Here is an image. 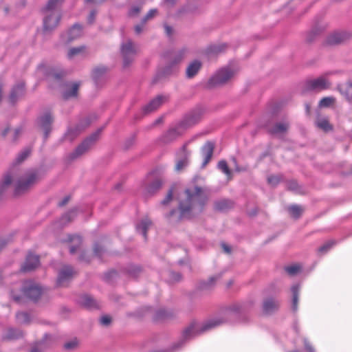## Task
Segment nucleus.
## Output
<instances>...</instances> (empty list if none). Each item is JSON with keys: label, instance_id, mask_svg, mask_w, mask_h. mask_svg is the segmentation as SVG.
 <instances>
[{"label": "nucleus", "instance_id": "f257e3e1", "mask_svg": "<svg viewBox=\"0 0 352 352\" xmlns=\"http://www.w3.org/2000/svg\"><path fill=\"white\" fill-rule=\"evenodd\" d=\"M208 200V196L204 188L197 186L186 188L179 198V215L173 221L190 219L201 213Z\"/></svg>", "mask_w": 352, "mask_h": 352}, {"label": "nucleus", "instance_id": "f03ea898", "mask_svg": "<svg viewBox=\"0 0 352 352\" xmlns=\"http://www.w3.org/2000/svg\"><path fill=\"white\" fill-rule=\"evenodd\" d=\"M38 179L35 171H30L25 175L16 177L15 174H6L0 184V195L10 186L14 180V194L19 195L28 190Z\"/></svg>", "mask_w": 352, "mask_h": 352}, {"label": "nucleus", "instance_id": "7ed1b4c3", "mask_svg": "<svg viewBox=\"0 0 352 352\" xmlns=\"http://www.w3.org/2000/svg\"><path fill=\"white\" fill-rule=\"evenodd\" d=\"M63 0H49L45 7L43 9L44 14L43 30L50 32L57 27L60 19V14L58 8Z\"/></svg>", "mask_w": 352, "mask_h": 352}, {"label": "nucleus", "instance_id": "20e7f679", "mask_svg": "<svg viewBox=\"0 0 352 352\" xmlns=\"http://www.w3.org/2000/svg\"><path fill=\"white\" fill-rule=\"evenodd\" d=\"M220 324L221 322L219 320H210L202 324L192 322L184 330L182 333L183 338L184 339L192 338L208 331Z\"/></svg>", "mask_w": 352, "mask_h": 352}, {"label": "nucleus", "instance_id": "39448f33", "mask_svg": "<svg viewBox=\"0 0 352 352\" xmlns=\"http://www.w3.org/2000/svg\"><path fill=\"white\" fill-rule=\"evenodd\" d=\"M234 72L230 68H223L217 72L208 81L210 87H214L223 85L231 79Z\"/></svg>", "mask_w": 352, "mask_h": 352}, {"label": "nucleus", "instance_id": "423d86ee", "mask_svg": "<svg viewBox=\"0 0 352 352\" xmlns=\"http://www.w3.org/2000/svg\"><path fill=\"white\" fill-rule=\"evenodd\" d=\"M331 82L327 78L325 75L321 76L317 78L306 81L305 84V91H322L330 88Z\"/></svg>", "mask_w": 352, "mask_h": 352}, {"label": "nucleus", "instance_id": "0eeeda50", "mask_svg": "<svg viewBox=\"0 0 352 352\" xmlns=\"http://www.w3.org/2000/svg\"><path fill=\"white\" fill-rule=\"evenodd\" d=\"M138 49L130 40L121 45V54L123 58L124 67H128L134 60Z\"/></svg>", "mask_w": 352, "mask_h": 352}, {"label": "nucleus", "instance_id": "6e6552de", "mask_svg": "<svg viewBox=\"0 0 352 352\" xmlns=\"http://www.w3.org/2000/svg\"><path fill=\"white\" fill-rule=\"evenodd\" d=\"M100 133V131H98L97 132L93 133L91 135H90L89 138H87L86 140H85L76 148V150L71 154L70 157L71 158L75 159L82 154H84L85 152H87L92 145L96 142L99 133Z\"/></svg>", "mask_w": 352, "mask_h": 352}, {"label": "nucleus", "instance_id": "1a4fd4ad", "mask_svg": "<svg viewBox=\"0 0 352 352\" xmlns=\"http://www.w3.org/2000/svg\"><path fill=\"white\" fill-rule=\"evenodd\" d=\"M190 151L187 149L186 145H184L176 155V164L175 169L180 171L186 167L189 163Z\"/></svg>", "mask_w": 352, "mask_h": 352}, {"label": "nucleus", "instance_id": "9d476101", "mask_svg": "<svg viewBox=\"0 0 352 352\" xmlns=\"http://www.w3.org/2000/svg\"><path fill=\"white\" fill-rule=\"evenodd\" d=\"M352 34L346 32H335L330 34L327 38V43L330 45H338L341 44L350 38H351Z\"/></svg>", "mask_w": 352, "mask_h": 352}, {"label": "nucleus", "instance_id": "9b49d317", "mask_svg": "<svg viewBox=\"0 0 352 352\" xmlns=\"http://www.w3.org/2000/svg\"><path fill=\"white\" fill-rule=\"evenodd\" d=\"M39 265V257L30 253L28 254L24 264L21 267V271L24 272L34 270Z\"/></svg>", "mask_w": 352, "mask_h": 352}, {"label": "nucleus", "instance_id": "f8f14e48", "mask_svg": "<svg viewBox=\"0 0 352 352\" xmlns=\"http://www.w3.org/2000/svg\"><path fill=\"white\" fill-rule=\"evenodd\" d=\"M279 300L274 297L266 298L263 302V310L265 314H272L278 309Z\"/></svg>", "mask_w": 352, "mask_h": 352}, {"label": "nucleus", "instance_id": "ddd939ff", "mask_svg": "<svg viewBox=\"0 0 352 352\" xmlns=\"http://www.w3.org/2000/svg\"><path fill=\"white\" fill-rule=\"evenodd\" d=\"M24 294L29 298L36 300L42 294L43 290L41 287L36 285H30L23 289Z\"/></svg>", "mask_w": 352, "mask_h": 352}, {"label": "nucleus", "instance_id": "4468645a", "mask_svg": "<svg viewBox=\"0 0 352 352\" xmlns=\"http://www.w3.org/2000/svg\"><path fill=\"white\" fill-rule=\"evenodd\" d=\"M53 122V118L50 112L45 113L39 119L40 126L45 132V137L51 131V125Z\"/></svg>", "mask_w": 352, "mask_h": 352}, {"label": "nucleus", "instance_id": "2eb2a0df", "mask_svg": "<svg viewBox=\"0 0 352 352\" xmlns=\"http://www.w3.org/2000/svg\"><path fill=\"white\" fill-rule=\"evenodd\" d=\"M336 89L350 103H352V82L338 85Z\"/></svg>", "mask_w": 352, "mask_h": 352}, {"label": "nucleus", "instance_id": "dca6fc26", "mask_svg": "<svg viewBox=\"0 0 352 352\" xmlns=\"http://www.w3.org/2000/svg\"><path fill=\"white\" fill-rule=\"evenodd\" d=\"M214 149V144L213 142H207L203 146L201 152L204 157L203 166H205L212 159Z\"/></svg>", "mask_w": 352, "mask_h": 352}, {"label": "nucleus", "instance_id": "f3484780", "mask_svg": "<svg viewBox=\"0 0 352 352\" xmlns=\"http://www.w3.org/2000/svg\"><path fill=\"white\" fill-rule=\"evenodd\" d=\"M25 93V85L23 82H20L14 86L10 93L9 100L10 103H15L17 100L23 96Z\"/></svg>", "mask_w": 352, "mask_h": 352}, {"label": "nucleus", "instance_id": "a211bd4d", "mask_svg": "<svg viewBox=\"0 0 352 352\" xmlns=\"http://www.w3.org/2000/svg\"><path fill=\"white\" fill-rule=\"evenodd\" d=\"M74 271L71 267H64L60 272L58 277V284L60 286H63L65 282L68 280L72 277Z\"/></svg>", "mask_w": 352, "mask_h": 352}, {"label": "nucleus", "instance_id": "6ab92c4d", "mask_svg": "<svg viewBox=\"0 0 352 352\" xmlns=\"http://www.w3.org/2000/svg\"><path fill=\"white\" fill-rule=\"evenodd\" d=\"M79 303L85 308L92 309L99 307L98 303L92 297L88 295H83L79 299Z\"/></svg>", "mask_w": 352, "mask_h": 352}, {"label": "nucleus", "instance_id": "aec40b11", "mask_svg": "<svg viewBox=\"0 0 352 352\" xmlns=\"http://www.w3.org/2000/svg\"><path fill=\"white\" fill-rule=\"evenodd\" d=\"M82 35V28L78 24H75L67 32V37L65 39V43L68 44Z\"/></svg>", "mask_w": 352, "mask_h": 352}, {"label": "nucleus", "instance_id": "412c9836", "mask_svg": "<svg viewBox=\"0 0 352 352\" xmlns=\"http://www.w3.org/2000/svg\"><path fill=\"white\" fill-rule=\"evenodd\" d=\"M165 98L162 96L156 97L153 100H151L146 106L144 107V111L146 113H150L156 110L161 106Z\"/></svg>", "mask_w": 352, "mask_h": 352}, {"label": "nucleus", "instance_id": "4be33fe9", "mask_svg": "<svg viewBox=\"0 0 352 352\" xmlns=\"http://www.w3.org/2000/svg\"><path fill=\"white\" fill-rule=\"evenodd\" d=\"M67 89L63 93V98L69 99L70 98L76 97L80 87V83L73 82L71 85H67Z\"/></svg>", "mask_w": 352, "mask_h": 352}, {"label": "nucleus", "instance_id": "5701e85b", "mask_svg": "<svg viewBox=\"0 0 352 352\" xmlns=\"http://www.w3.org/2000/svg\"><path fill=\"white\" fill-rule=\"evenodd\" d=\"M163 181L161 178L155 179L151 184L146 187V193L153 195L159 190L162 186Z\"/></svg>", "mask_w": 352, "mask_h": 352}, {"label": "nucleus", "instance_id": "b1692460", "mask_svg": "<svg viewBox=\"0 0 352 352\" xmlns=\"http://www.w3.org/2000/svg\"><path fill=\"white\" fill-rule=\"evenodd\" d=\"M201 67V63L199 60L192 62L186 69V75L188 78L194 77Z\"/></svg>", "mask_w": 352, "mask_h": 352}, {"label": "nucleus", "instance_id": "393cba45", "mask_svg": "<svg viewBox=\"0 0 352 352\" xmlns=\"http://www.w3.org/2000/svg\"><path fill=\"white\" fill-rule=\"evenodd\" d=\"M289 128V124L287 122H278L272 126L269 131L272 134L277 135L285 133Z\"/></svg>", "mask_w": 352, "mask_h": 352}, {"label": "nucleus", "instance_id": "a878e982", "mask_svg": "<svg viewBox=\"0 0 352 352\" xmlns=\"http://www.w3.org/2000/svg\"><path fill=\"white\" fill-rule=\"evenodd\" d=\"M68 241L72 243L69 248L71 254H74L82 244V239L79 236H69Z\"/></svg>", "mask_w": 352, "mask_h": 352}, {"label": "nucleus", "instance_id": "bb28decb", "mask_svg": "<svg viewBox=\"0 0 352 352\" xmlns=\"http://www.w3.org/2000/svg\"><path fill=\"white\" fill-rule=\"evenodd\" d=\"M173 317V314L164 309H160L156 312L155 320L157 322L169 320Z\"/></svg>", "mask_w": 352, "mask_h": 352}, {"label": "nucleus", "instance_id": "cd10ccee", "mask_svg": "<svg viewBox=\"0 0 352 352\" xmlns=\"http://www.w3.org/2000/svg\"><path fill=\"white\" fill-rule=\"evenodd\" d=\"M85 50L86 47L85 46L70 48L67 52V57L69 59L74 58L77 56L83 54Z\"/></svg>", "mask_w": 352, "mask_h": 352}, {"label": "nucleus", "instance_id": "c85d7f7f", "mask_svg": "<svg viewBox=\"0 0 352 352\" xmlns=\"http://www.w3.org/2000/svg\"><path fill=\"white\" fill-rule=\"evenodd\" d=\"M292 292L293 294L292 309L296 311L298 309L299 286L297 285H293L292 287Z\"/></svg>", "mask_w": 352, "mask_h": 352}, {"label": "nucleus", "instance_id": "c756f323", "mask_svg": "<svg viewBox=\"0 0 352 352\" xmlns=\"http://www.w3.org/2000/svg\"><path fill=\"white\" fill-rule=\"evenodd\" d=\"M316 125L318 128L324 131H329L333 129L332 126L330 124L329 120L327 118L318 119L316 121Z\"/></svg>", "mask_w": 352, "mask_h": 352}, {"label": "nucleus", "instance_id": "7c9ffc66", "mask_svg": "<svg viewBox=\"0 0 352 352\" xmlns=\"http://www.w3.org/2000/svg\"><path fill=\"white\" fill-rule=\"evenodd\" d=\"M151 225V221L148 218H145L141 221L140 224L138 226V229L142 230L145 239H146L147 230Z\"/></svg>", "mask_w": 352, "mask_h": 352}, {"label": "nucleus", "instance_id": "2f4dec72", "mask_svg": "<svg viewBox=\"0 0 352 352\" xmlns=\"http://www.w3.org/2000/svg\"><path fill=\"white\" fill-rule=\"evenodd\" d=\"M336 102V98L332 96L322 98L318 104L319 107L325 108L333 105Z\"/></svg>", "mask_w": 352, "mask_h": 352}, {"label": "nucleus", "instance_id": "473e14b6", "mask_svg": "<svg viewBox=\"0 0 352 352\" xmlns=\"http://www.w3.org/2000/svg\"><path fill=\"white\" fill-rule=\"evenodd\" d=\"M302 208L300 206L293 205L288 207V212L291 216L295 219H298L302 213Z\"/></svg>", "mask_w": 352, "mask_h": 352}, {"label": "nucleus", "instance_id": "72a5a7b5", "mask_svg": "<svg viewBox=\"0 0 352 352\" xmlns=\"http://www.w3.org/2000/svg\"><path fill=\"white\" fill-rule=\"evenodd\" d=\"M32 149L30 148H25L21 153H19L16 158L17 164H20L23 162L31 153Z\"/></svg>", "mask_w": 352, "mask_h": 352}, {"label": "nucleus", "instance_id": "f704fd0d", "mask_svg": "<svg viewBox=\"0 0 352 352\" xmlns=\"http://www.w3.org/2000/svg\"><path fill=\"white\" fill-rule=\"evenodd\" d=\"M232 203L228 200H221L217 201L214 204V208L217 210L223 211L231 207Z\"/></svg>", "mask_w": 352, "mask_h": 352}, {"label": "nucleus", "instance_id": "c9c22d12", "mask_svg": "<svg viewBox=\"0 0 352 352\" xmlns=\"http://www.w3.org/2000/svg\"><path fill=\"white\" fill-rule=\"evenodd\" d=\"M185 52L184 50L175 52L172 55L171 65H174L180 63L184 57Z\"/></svg>", "mask_w": 352, "mask_h": 352}, {"label": "nucleus", "instance_id": "e433bc0d", "mask_svg": "<svg viewBox=\"0 0 352 352\" xmlns=\"http://www.w3.org/2000/svg\"><path fill=\"white\" fill-rule=\"evenodd\" d=\"M218 168L226 174L229 179L231 178V172L225 160H221L218 163Z\"/></svg>", "mask_w": 352, "mask_h": 352}, {"label": "nucleus", "instance_id": "4c0bfd02", "mask_svg": "<svg viewBox=\"0 0 352 352\" xmlns=\"http://www.w3.org/2000/svg\"><path fill=\"white\" fill-rule=\"evenodd\" d=\"M336 244V241L333 240L329 241L324 243L322 246H320L318 251L320 254H324L327 252L334 245Z\"/></svg>", "mask_w": 352, "mask_h": 352}, {"label": "nucleus", "instance_id": "58836bf2", "mask_svg": "<svg viewBox=\"0 0 352 352\" xmlns=\"http://www.w3.org/2000/svg\"><path fill=\"white\" fill-rule=\"evenodd\" d=\"M285 270L289 275L294 276L300 272V267L298 265H294L286 267Z\"/></svg>", "mask_w": 352, "mask_h": 352}, {"label": "nucleus", "instance_id": "ea45409f", "mask_svg": "<svg viewBox=\"0 0 352 352\" xmlns=\"http://www.w3.org/2000/svg\"><path fill=\"white\" fill-rule=\"evenodd\" d=\"M22 336L21 331L15 330V329H10L8 331L6 338L8 340H13L16 339Z\"/></svg>", "mask_w": 352, "mask_h": 352}, {"label": "nucleus", "instance_id": "a19ab883", "mask_svg": "<svg viewBox=\"0 0 352 352\" xmlns=\"http://www.w3.org/2000/svg\"><path fill=\"white\" fill-rule=\"evenodd\" d=\"M16 319L19 322L28 323L30 321L29 316L25 312H19L16 314Z\"/></svg>", "mask_w": 352, "mask_h": 352}, {"label": "nucleus", "instance_id": "79ce46f5", "mask_svg": "<svg viewBox=\"0 0 352 352\" xmlns=\"http://www.w3.org/2000/svg\"><path fill=\"white\" fill-rule=\"evenodd\" d=\"M281 180V176L279 175H271L267 177V182L270 185L275 186H276Z\"/></svg>", "mask_w": 352, "mask_h": 352}, {"label": "nucleus", "instance_id": "37998d69", "mask_svg": "<svg viewBox=\"0 0 352 352\" xmlns=\"http://www.w3.org/2000/svg\"><path fill=\"white\" fill-rule=\"evenodd\" d=\"M157 13V10L156 9L150 10L146 15L143 19V23H146V21L152 18H153Z\"/></svg>", "mask_w": 352, "mask_h": 352}, {"label": "nucleus", "instance_id": "c03bdc74", "mask_svg": "<svg viewBox=\"0 0 352 352\" xmlns=\"http://www.w3.org/2000/svg\"><path fill=\"white\" fill-rule=\"evenodd\" d=\"M173 190H170L168 192V193H167V195H166V196L165 199H163V200L162 201L161 204H162V205H164V206H166V205H167L168 203H170V202L172 201V199H173Z\"/></svg>", "mask_w": 352, "mask_h": 352}, {"label": "nucleus", "instance_id": "a18cd8bd", "mask_svg": "<svg viewBox=\"0 0 352 352\" xmlns=\"http://www.w3.org/2000/svg\"><path fill=\"white\" fill-rule=\"evenodd\" d=\"M103 252V248L98 243H95L94 245V253L96 256H101Z\"/></svg>", "mask_w": 352, "mask_h": 352}, {"label": "nucleus", "instance_id": "49530a36", "mask_svg": "<svg viewBox=\"0 0 352 352\" xmlns=\"http://www.w3.org/2000/svg\"><path fill=\"white\" fill-rule=\"evenodd\" d=\"M107 71L106 68L104 67H96L94 70V76L95 78L98 77L100 74L104 73Z\"/></svg>", "mask_w": 352, "mask_h": 352}, {"label": "nucleus", "instance_id": "de8ad7c7", "mask_svg": "<svg viewBox=\"0 0 352 352\" xmlns=\"http://www.w3.org/2000/svg\"><path fill=\"white\" fill-rule=\"evenodd\" d=\"M50 75L52 78L59 80V79L62 78L65 75V73L64 72H53Z\"/></svg>", "mask_w": 352, "mask_h": 352}, {"label": "nucleus", "instance_id": "09e8293b", "mask_svg": "<svg viewBox=\"0 0 352 352\" xmlns=\"http://www.w3.org/2000/svg\"><path fill=\"white\" fill-rule=\"evenodd\" d=\"M111 318L109 316H104L100 318V323L102 325L107 326L111 323Z\"/></svg>", "mask_w": 352, "mask_h": 352}, {"label": "nucleus", "instance_id": "8fccbe9b", "mask_svg": "<svg viewBox=\"0 0 352 352\" xmlns=\"http://www.w3.org/2000/svg\"><path fill=\"white\" fill-rule=\"evenodd\" d=\"M77 341L72 340L65 344L64 346L66 349H72L77 346Z\"/></svg>", "mask_w": 352, "mask_h": 352}, {"label": "nucleus", "instance_id": "3c124183", "mask_svg": "<svg viewBox=\"0 0 352 352\" xmlns=\"http://www.w3.org/2000/svg\"><path fill=\"white\" fill-rule=\"evenodd\" d=\"M226 47V45L224 44L218 46H214L211 48V51L214 53H219L223 51Z\"/></svg>", "mask_w": 352, "mask_h": 352}, {"label": "nucleus", "instance_id": "603ef678", "mask_svg": "<svg viewBox=\"0 0 352 352\" xmlns=\"http://www.w3.org/2000/svg\"><path fill=\"white\" fill-rule=\"evenodd\" d=\"M21 133V129H16L12 133V141L15 142Z\"/></svg>", "mask_w": 352, "mask_h": 352}, {"label": "nucleus", "instance_id": "864d4df0", "mask_svg": "<svg viewBox=\"0 0 352 352\" xmlns=\"http://www.w3.org/2000/svg\"><path fill=\"white\" fill-rule=\"evenodd\" d=\"M140 12V8L139 7H133L131 10L129 11V15L130 16H136L138 15Z\"/></svg>", "mask_w": 352, "mask_h": 352}, {"label": "nucleus", "instance_id": "5fc2aeb1", "mask_svg": "<svg viewBox=\"0 0 352 352\" xmlns=\"http://www.w3.org/2000/svg\"><path fill=\"white\" fill-rule=\"evenodd\" d=\"M144 24L145 23H143V20H142L141 25H137L135 27V31L136 34H140L141 33V32L142 31L143 26L144 25Z\"/></svg>", "mask_w": 352, "mask_h": 352}, {"label": "nucleus", "instance_id": "6e6d98bb", "mask_svg": "<svg viewBox=\"0 0 352 352\" xmlns=\"http://www.w3.org/2000/svg\"><path fill=\"white\" fill-rule=\"evenodd\" d=\"M297 184L295 182H289L288 185V188L292 190H296L297 189Z\"/></svg>", "mask_w": 352, "mask_h": 352}, {"label": "nucleus", "instance_id": "4d7b16f0", "mask_svg": "<svg viewBox=\"0 0 352 352\" xmlns=\"http://www.w3.org/2000/svg\"><path fill=\"white\" fill-rule=\"evenodd\" d=\"M69 200V197L67 196L58 204V205L60 206H63L68 203Z\"/></svg>", "mask_w": 352, "mask_h": 352}, {"label": "nucleus", "instance_id": "13d9d810", "mask_svg": "<svg viewBox=\"0 0 352 352\" xmlns=\"http://www.w3.org/2000/svg\"><path fill=\"white\" fill-rule=\"evenodd\" d=\"M95 16H96V12L95 11H92L90 13L89 19H88V21H89V23H92L94 21Z\"/></svg>", "mask_w": 352, "mask_h": 352}, {"label": "nucleus", "instance_id": "bf43d9fd", "mask_svg": "<svg viewBox=\"0 0 352 352\" xmlns=\"http://www.w3.org/2000/svg\"><path fill=\"white\" fill-rule=\"evenodd\" d=\"M222 248L226 253H230L231 252L230 248L225 243L222 244Z\"/></svg>", "mask_w": 352, "mask_h": 352}, {"label": "nucleus", "instance_id": "052dcab7", "mask_svg": "<svg viewBox=\"0 0 352 352\" xmlns=\"http://www.w3.org/2000/svg\"><path fill=\"white\" fill-rule=\"evenodd\" d=\"M164 28H165V31H166V33L167 34V35L170 36L172 33L171 28L170 26L166 25L164 26Z\"/></svg>", "mask_w": 352, "mask_h": 352}, {"label": "nucleus", "instance_id": "680f3d73", "mask_svg": "<svg viewBox=\"0 0 352 352\" xmlns=\"http://www.w3.org/2000/svg\"><path fill=\"white\" fill-rule=\"evenodd\" d=\"M177 213V212L175 210H173L172 211H170V214L168 215L167 217L170 219L173 217V215Z\"/></svg>", "mask_w": 352, "mask_h": 352}, {"label": "nucleus", "instance_id": "e2e57ef3", "mask_svg": "<svg viewBox=\"0 0 352 352\" xmlns=\"http://www.w3.org/2000/svg\"><path fill=\"white\" fill-rule=\"evenodd\" d=\"M10 131V128H9V127H6V128L3 131V132H2V133H1V135H2L3 137H5V136L7 135V133H8V131Z\"/></svg>", "mask_w": 352, "mask_h": 352}, {"label": "nucleus", "instance_id": "0e129e2a", "mask_svg": "<svg viewBox=\"0 0 352 352\" xmlns=\"http://www.w3.org/2000/svg\"><path fill=\"white\" fill-rule=\"evenodd\" d=\"M173 276L176 280H179L181 278L180 275L179 274L173 273Z\"/></svg>", "mask_w": 352, "mask_h": 352}, {"label": "nucleus", "instance_id": "69168bd1", "mask_svg": "<svg viewBox=\"0 0 352 352\" xmlns=\"http://www.w3.org/2000/svg\"><path fill=\"white\" fill-rule=\"evenodd\" d=\"M307 352H314L313 348L310 346H306Z\"/></svg>", "mask_w": 352, "mask_h": 352}, {"label": "nucleus", "instance_id": "338daca9", "mask_svg": "<svg viewBox=\"0 0 352 352\" xmlns=\"http://www.w3.org/2000/svg\"><path fill=\"white\" fill-rule=\"evenodd\" d=\"M6 245V243L4 241H0V250Z\"/></svg>", "mask_w": 352, "mask_h": 352}, {"label": "nucleus", "instance_id": "774afa93", "mask_svg": "<svg viewBox=\"0 0 352 352\" xmlns=\"http://www.w3.org/2000/svg\"><path fill=\"white\" fill-rule=\"evenodd\" d=\"M30 352H40L36 347H34L32 349Z\"/></svg>", "mask_w": 352, "mask_h": 352}]
</instances>
